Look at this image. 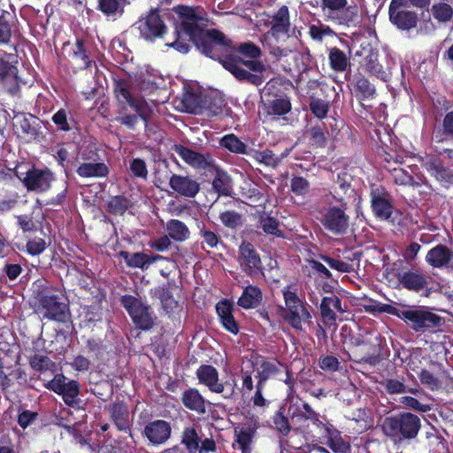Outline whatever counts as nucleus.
Here are the masks:
<instances>
[{"label": "nucleus", "instance_id": "51", "mask_svg": "<svg viewBox=\"0 0 453 453\" xmlns=\"http://www.w3.org/2000/svg\"><path fill=\"white\" fill-rule=\"evenodd\" d=\"M199 234L203 237V242L209 248H216L219 242V237L214 232L205 228L204 224L198 225Z\"/></svg>", "mask_w": 453, "mask_h": 453}, {"label": "nucleus", "instance_id": "48", "mask_svg": "<svg viewBox=\"0 0 453 453\" xmlns=\"http://www.w3.org/2000/svg\"><path fill=\"white\" fill-rule=\"evenodd\" d=\"M365 68L372 74L383 80L386 76L381 65L378 63L377 56L370 54L365 59Z\"/></svg>", "mask_w": 453, "mask_h": 453}, {"label": "nucleus", "instance_id": "36", "mask_svg": "<svg viewBox=\"0 0 453 453\" xmlns=\"http://www.w3.org/2000/svg\"><path fill=\"white\" fill-rule=\"evenodd\" d=\"M288 152L282 153L280 156H276L272 150H265L263 151H257L255 158L259 162L270 167H276L281 160L288 156Z\"/></svg>", "mask_w": 453, "mask_h": 453}, {"label": "nucleus", "instance_id": "1", "mask_svg": "<svg viewBox=\"0 0 453 453\" xmlns=\"http://www.w3.org/2000/svg\"><path fill=\"white\" fill-rule=\"evenodd\" d=\"M177 15L175 34L176 39L167 42V47H172L180 53H187L189 50V44L183 38L182 34L188 37L198 48L202 49L206 56L219 59L222 65L228 70L238 81H247L252 85L259 86L265 80V73L266 67L259 60L238 61L229 58L221 59L219 52L226 48L228 43L223 33L206 27L209 19L204 10L200 7L178 5L173 7Z\"/></svg>", "mask_w": 453, "mask_h": 453}, {"label": "nucleus", "instance_id": "31", "mask_svg": "<svg viewBox=\"0 0 453 453\" xmlns=\"http://www.w3.org/2000/svg\"><path fill=\"white\" fill-rule=\"evenodd\" d=\"M110 413L111 419L119 430L126 431L129 427V412L127 408L122 403H114Z\"/></svg>", "mask_w": 453, "mask_h": 453}, {"label": "nucleus", "instance_id": "37", "mask_svg": "<svg viewBox=\"0 0 453 453\" xmlns=\"http://www.w3.org/2000/svg\"><path fill=\"white\" fill-rule=\"evenodd\" d=\"M73 61L74 64L78 65L79 68L87 69L90 66L91 60L87 54V51L84 48L83 42L81 40H77L73 53Z\"/></svg>", "mask_w": 453, "mask_h": 453}, {"label": "nucleus", "instance_id": "26", "mask_svg": "<svg viewBox=\"0 0 453 453\" xmlns=\"http://www.w3.org/2000/svg\"><path fill=\"white\" fill-rule=\"evenodd\" d=\"M263 299V294L258 287L250 285L246 287L237 301V304L243 309H254L257 307Z\"/></svg>", "mask_w": 453, "mask_h": 453}, {"label": "nucleus", "instance_id": "54", "mask_svg": "<svg viewBox=\"0 0 453 453\" xmlns=\"http://www.w3.org/2000/svg\"><path fill=\"white\" fill-rule=\"evenodd\" d=\"M356 87L363 97H371L375 94V87L363 76L357 78Z\"/></svg>", "mask_w": 453, "mask_h": 453}, {"label": "nucleus", "instance_id": "4", "mask_svg": "<svg viewBox=\"0 0 453 453\" xmlns=\"http://www.w3.org/2000/svg\"><path fill=\"white\" fill-rule=\"evenodd\" d=\"M120 303L137 327L142 330H149L153 326L155 317L152 309L142 299L126 295L121 297Z\"/></svg>", "mask_w": 453, "mask_h": 453}, {"label": "nucleus", "instance_id": "33", "mask_svg": "<svg viewBox=\"0 0 453 453\" xmlns=\"http://www.w3.org/2000/svg\"><path fill=\"white\" fill-rule=\"evenodd\" d=\"M175 108L180 111L196 113L200 108L199 98L194 93H185L174 101Z\"/></svg>", "mask_w": 453, "mask_h": 453}, {"label": "nucleus", "instance_id": "42", "mask_svg": "<svg viewBox=\"0 0 453 453\" xmlns=\"http://www.w3.org/2000/svg\"><path fill=\"white\" fill-rule=\"evenodd\" d=\"M326 445L335 453H347L349 450V443L337 432L329 434Z\"/></svg>", "mask_w": 453, "mask_h": 453}, {"label": "nucleus", "instance_id": "40", "mask_svg": "<svg viewBox=\"0 0 453 453\" xmlns=\"http://www.w3.org/2000/svg\"><path fill=\"white\" fill-rule=\"evenodd\" d=\"M181 441L189 452L196 451L199 449L200 438L196 429L193 427L184 429Z\"/></svg>", "mask_w": 453, "mask_h": 453}, {"label": "nucleus", "instance_id": "61", "mask_svg": "<svg viewBox=\"0 0 453 453\" xmlns=\"http://www.w3.org/2000/svg\"><path fill=\"white\" fill-rule=\"evenodd\" d=\"M239 51L242 54H243L247 57H250L251 58H257L261 57V55H262V51H261L260 48L252 42H245V43L240 44Z\"/></svg>", "mask_w": 453, "mask_h": 453}, {"label": "nucleus", "instance_id": "24", "mask_svg": "<svg viewBox=\"0 0 453 453\" xmlns=\"http://www.w3.org/2000/svg\"><path fill=\"white\" fill-rule=\"evenodd\" d=\"M220 323L229 332L238 333V325L233 316V305L228 301L219 302L216 306Z\"/></svg>", "mask_w": 453, "mask_h": 453}, {"label": "nucleus", "instance_id": "44", "mask_svg": "<svg viewBox=\"0 0 453 453\" xmlns=\"http://www.w3.org/2000/svg\"><path fill=\"white\" fill-rule=\"evenodd\" d=\"M432 12L434 19L440 22H448L453 16V9L444 3L433 5Z\"/></svg>", "mask_w": 453, "mask_h": 453}, {"label": "nucleus", "instance_id": "11", "mask_svg": "<svg viewBox=\"0 0 453 453\" xmlns=\"http://www.w3.org/2000/svg\"><path fill=\"white\" fill-rule=\"evenodd\" d=\"M321 224L326 230L335 235L345 234L349 227V217L344 209L332 206L323 214Z\"/></svg>", "mask_w": 453, "mask_h": 453}, {"label": "nucleus", "instance_id": "34", "mask_svg": "<svg viewBox=\"0 0 453 453\" xmlns=\"http://www.w3.org/2000/svg\"><path fill=\"white\" fill-rule=\"evenodd\" d=\"M328 58L331 68L336 72H344L349 65L346 54L336 47L330 50Z\"/></svg>", "mask_w": 453, "mask_h": 453}, {"label": "nucleus", "instance_id": "28", "mask_svg": "<svg viewBox=\"0 0 453 453\" xmlns=\"http://www.w3.org/2000/svg\"><path fill=\"white\" fill-rule=\"evenodd\" d=\"M77 173L82 178H101L109 173V169L104 163L89 162L81 164Z\"/></svg>", "mask_w": 453, "mask_h": 453}, {"label": "nucleus", "instance_id": "57", "mask_svg": "<svg viewBox=\"0 0 453 453\" xmlns=\"http://www.w3.org/2000/svg\"><path fill=\"white\" fill-rule=\"evenodd\" d=\"M260 226L266 234L279 235V223L272 217H261Z\"/></svg>", "mask_w": 453, "mask_h": 453}, {"label": "nucleus", "instance_id": "43", "mask_svg": "<svg viewBox=\"0 0 453 453\" xmlns=\"http://www.w3.org/2000/svg\"><path fill=\"white\" fill-rule=\"evenodd\" d=\"M221 223L228 228H236L242 225V217L234 211H226L219 214Z\"/></svg>", "mask_w": 453, "mask_h": 453}, {"label": "nucleus", "instance_id": "15", "mask_svg": "<svg viewBox=\"0 0 453 453\" xmlns=\"http://www.w3.org/2000/svg\"><path fill=\"white\" fill-rule=\"evenodd\" d=\"M169 186L177 194L185 197H195L200 190L196 180L188 175L173 174L169 179Z\"/></svg>", "mask_w": 453, "mask_h": 453}, {"label": "nucleus", "instance_id": "6", "mask_svg": "<svg viewBox=\"0 0 453 453\" xmlns=\"http://www.w3.org/2000/svg\"><path fill=\"white\" fill-rule=\"evenodd\" d=\"M321 8L328 19L340 25H348L357 19V8L348 6L347 0H321Z\"/></svg>", "mask_w": 453, "mask_h": 453}, {"label": "nucleus", "instance_id": "12", "mask_svg": "<svg viewBox=\"0 0 453 453\" xmlns=\"http://www.w3.org/2000/svg\"><path fill=\"white\" fill-rule=\"evenodd\" d=\"M238 262L241 269L250 277L262 273V262L254 246L250 242H242L238 250Z\"/></svg>", "mask_w": 453, "mask_h": 453}, {"label": "nucleus", "instance_id": "32", "mask_svg": "<svg viewBox=\"0 0 453 453\" xmlns=\"http://www.w3.org/2000/svg\"><path fill=\"white\" fill-rule=\"evenodd\" d=\"M129 0H97V8L108 17L120 16Z\"/></svg>", "mask_w": 453, "mask_h": 453}, {"label": "nucleus", "instance_id": "30", "mask_svg": "<svg viewBox=\"0 0 453 453\" xmlns=\"http://www.w3.org/2000/svg\"><path fill=\"white\" fill-rule=\"evenodd\" d=\"M169 236L175 242H184L189 238L190 231L187 225L179 219H170L165 225Z\"/></svg>", "mask_w": 453, "mask_h": 453}, {"label": "nucleus", "instance_id": "52", "mask_svg": "<svg viewBox=\"0 0 453 453\" xmlns=\"http://www.w3.org/2000/svg\"><path fill=\"white\" fill-rule=\"evenodd\" d=\"M130 170L134 177L146 180L148 178V169L146 163L141 158H134L130 163Z\"/></svg>", "mask_w": 453, "mask_h": 453}, {"label": "nucleus", "instance_id": "45", "mask_svg": "<svg viewBox=\"0 0 453 453\" xmlns=\"http://www.w3.org/2000/svg\"><path fill=\"white\" fill-rule=\"evenodd\" d=\"M130 201L124 196H114L108 203L110 212L122 215L130 206Z\"/></svg>", "mask_w": 453, "mask_h": 453}, {"label": "nucleus", "instance_id": "62", "mask_svg": "<svg viewBox=\"0 0 453 453\" xmlns=\"http://www.w3.org/2000/svg\"><path fill=\"white\" fill-rule=\"evenodd\" d=\"M401 403L405 404L407 407L420 412H427L431 410L428 404H423L419 403L416 398L411 396L402 397Z\"/></svg>", "mask_w": 453, "mask_h": 453}, {"label": "nucleus", "instance_id": "25", "mask_svg": "<svg viewBox=\"0 0 453 453\" xmlns=\"http://www.w3.org/2000/svg\"><path fill=\"white\" fill-rule=\"evenodd\" d=\"M389 19L397 28L410 30L418 24V15L415 12L400 10L389 14Z\"/></svg>", "mask_w": 453, "mask_h": 453}, {"label": "nucleus", "instance_id": "13", "mask_svg": "<svg viewBox=\"0 0 453 453\" xmlns=\"http://www.w3.org/2000/svg\"><path fill=\"white\" fill-rule=\"evenodd\" d=\"M18 174L28 191L44 192L48 190L54 180L53 173L49 169L31 168L24 176Z\"/></svg>", "mask_w": 453, "mask_h": 453}, {"label": "nucleus", "instance_id": "17", "mask_svg": "<svg viewBox=\"0 0 453 453\" xmlns=\"http://www.w3.org/2000/svg\"><path fill=\"white\" fill-rule=\"evenodd\" d=\"M173 150L187 164L195 168L206 169L212 165V158L210 156L200 154L180 144L174 145Z\"/></svg>", "mask_w": 453, "mask_h": 453}, {"label": "nucleus", "instance_id": "23", "mask_svg": "<svg viewBox=\"0 0 453 453\" xmlns=\"http://www.w3.org/2000/svg\"><path fill=\"white\" fill-rule=\"evenodd\" d=\"M16 133L21 136L34 137L36 134L35 125L37 119L31 114L19 113L13 119Z\"/></svg>", "mask_w": 453, "mask_h": 453}, {"label": "nucleus", "instance_id": "20", "mask_svg": "<svg viewBox=\"0 0 453 453\" xmlns=\"http://www.w3.org/2000/svg\"><path fill=\"white\" fill-rule=\"evenodd\" d=\"M397 279L402 286L411 291L418 292L428 285L427 277L418 271H406L398 273Z\"/></svg>", "mask_w": 453, "mask_h": 453}, {"label": "nucleus", "instance_id": "38", "mask_svg": "<svg viewBox=\"0 0 453 453\" xmlns=\"http://www.w3.org/2000/svg\"><path fill=\"white\" fill-rule=\"evenodd\" d=\"M278 371L279 369L276 364L268 361H264L257 369V384L265 386L266 380H269L274 374H276Z\"/></svg>", "mask_w": 453, "mask_h": 453}, {"label": "nucleus", "instance_id": "7", "mask_svg": "<svg viewBox=\"0 0 453 453\" xmlns=\"http://www.w3.org/2000/svg\"><path fill=\"white\" fill-rule=\"evenodd\" d=\"M115 93L119 103L129 104L142 119L148 121L153 113L152 107L142 97L134 96L127 81H118L115 85Z\"/></svg>", "mask_w": 453, "mask_h": 453}, {"label": "nucleus", "instance_id": "56", "mask_svg": "<svg viewBox=\"0 0 453 453\" xmlns=\"http://www.w3.org/2000/svg\"><path fill=\"white\" fill-rule=\"evenodd\" d=\"M273 424L277 431L283 435H287L291 430L288 419L280 411L275 413Z\"/></svg>", "mask_w": 453, "mask_h": 453}, {"label": "nucleus", "instance_id": "55", "mask_svg": "<svg viewBox=\"0 0 453 453\" xmlns=\"http://www.w3.org/2000/svg\"><path fill=\"white\" fill-rule=\"evenodd\" d=\"M394 181L398 185H413L412 176L404 169L395 168L392 172Z\"/></svg>", "mask_w": 453, "mask_h": 453}, {"label": "nucleus", "instance_id": "19", "mask_svg": "<svg viewBox=\"0 0 453 453\" xmlns=\"http://www.w3.org/2000/svg\"><path fill=\"white\" fill-rule=\"evenodd\" d=\"M199 382L205 385L211 392L223 393L225 384L219 382V372L212 365H203L196 371Z\"/></svg>", "mask_w": 453, "mask_h": 453}, {"label": "nucleus", "instance_id": "9", "mask_svg": "<svg viewBox=\"0 0 453 453\" xmlns=\"http://www.w3.org/2000/svg\"><path fill=\"white\" fill-rule=\"evenodd\" d=\"M46 388L61 395L65 404L74 407L79 403L80 386L76 380H68L63 374H57L46 384Z\"/></svg>", "mask_w": 453, "mask_h": 453}, {"label": "nucleus", "instance_id": "39", "mask_svg": "<svg viewBox=\"0 0 453 453\" xmlns=\"http://www.w3.org/2000/svg\"><path fill=\"white\" fill-rule=\"evenodd\" d=\"M220 145L234 153L246 154V145L234 134L225 135L220 140Z\"/></svg>", "mask_w": 453, "mask_h": 453}, {"label": "nucleus", "instance_id": "35", "mask_svg": "<svg viewBox=\"0 0 453 453\" xmlns=\"http://www.w3.org/2000/svg\"><path fill=\"white\" fill-rule=\"evenodd\" d=\"M231 178L222 171H218L212 180V188L222 196H229L231 192Z\"/></svg>", "mask_w": 453, "mask_h": 453}, {"label": "nucleus", "instance_id": "5", "mask_svg": "<svg viewBox=\"0 0 453 453\" xmlns=\"http://www.w3.org/2000/svg\"><path fill=\"white\" fill-rule=\"evenodd\" d=\"M282 294L288 309L284 319L296 330H302L303 322L311 319V313L289 286L284 288Z\"/></svg>", "mask_w": 453, "mask_h": 453}, {"label": "nucleus", "instance_id": "18", "mask_svg": "<svg viewBox=\"0 0 453 453\" xmlns=\"http://www.w3.org/2000/svg\"><path fill=\"white\" fill-rule=\"evenodd\" d=\"M171 426L165 420L150 422L144 428V435L153 444L165 442L171 435Z\"/></svg>", "mask_w": 453, "mask_h": 453}, {"label": "nucleus", "instance_id": "50", "mask_svg": "<svg viewBox=\"0 0 453 453\" xmlns=\"http://www.w3.org/2000/svg\"><path fill=\"white\" fill-rule=\"evenodd\" d=\"M3 52L0 50V79L4 81L8 78L16 81V67L5 61L3 58Z\"/></svg>", "mask_w": 453, "mask_h": 453}, {"label": "nucleus", "instance_id": "47", "mask_svg": "<svg viewBox=\"0 0 453 453\" xmlns=\"http://www.w3.org/2000/svg\"><path fill=\"white\" fill-rule=\"evenodd\" d=\"M329 300L326 297H324L322 299L321 304H320V312L321 316L323 318L324 323L328 326H334L336 322V316L334 311L333 306L329 305Z\"/></svg>", "mask_w": 453, "mask_h": 453}, {"label": "nucleus", "instance_id": "8", "mask_svg": "<svg viewBox=\"0 0 453 453\" xmlns=\"http://www.w3.org/2000/svg\"><path fill=\"white\" fill-rule=\"evenodd\" d=\"M141 36L152 41L162 37L166 32V26L157 9H151L136 22Z\"/></svg>", "mask_w": 453, "mask_h": 453}, {"label": "nucleus", "instance_id": "58", "mask_svg": "<svg viewBox=\"0 0 453 453\" xmlns=\"http://www.w3.org/2000/svg\"><path fill=\"white\" fill-rule=\"evenodd\" d=\"M309 34L313 40L321 42L326 35H332L334 31L329 27L311 25L309 27Z\"/></svg>", "mask_w": 453, "mask_h": 453}, {"label": "nucleus", "instance_id": "2", "mask_svg": "<svg viewBox=\"0 0 453 453\" xmlns=\"http://www.w3.org/2000/svg\"><path fill=\"white\" fill-rule=\"evenodd\" d=\"M420 426L419 418L410 412L387 417L381 424L383 434L395 441L415 438Z\"/></svg>", "mask_w": 453, "mask_h": 453}, {"label": "nucleus", "instance_id": "49", "mask_svg": "<svg viewBox=\"0 0 453 453\" xmlns=\"http://www.w3.org/2000/svg\"><path fill=\"white\" fill-rule=\"evenodd\" d=\"M310 109L316 117L323 119L329 111V105L322 99L313 98L310 103Z\"/></svg>", "mask_w": 453, "mask_h": 453}, {"label": "nucleus", "instance_id": "10", "mask_svg": "<svg viewBox=\"0 0 453 453\" xmlns=\"http://www.w3.org/2000/svg\"><path fill=\"white\" fill-rule=\"evenodd\" d=\"M37 313L43 319L64 322L66 319V305L57 295L43 294L39 299Z\"/></svg>", "mask_w": 453, "mask_h": 453}, {"label": "nucleus", "instance_id": "53", "mask_svg": "<svg viewBox=\"0 0 453 453\" xmlns=\"http://www.w3.org/2000/svg\"><path fill=\"white\" fill-rule=\"evenodd\" d=\"M309 181L299 176H295L291 180V190L298 196H303L309 191Z\"/></svg>", "mask_w": 453, "mask_h": 453}, {"label": "nucleus", "instance_id": "63", "mask_svg": "<svg viewBox=\"0 0 453 453\" xmlns=\"http://www.w3.org/2000/svg\"><path fill=\"white\" fill-rule=\"evenodd\" d=\"M46 249V242L42 238H35L27 243V250L35 256L41 254Z\"/></svg>", "mask_w": 453, "mask_h": 453}, {"label": "nucleus", "instance_id": "16", "mask_svg": "<svg viewBox=\"0 0 453 453\" xmlns=\"http://www.w3.org/2000/svg\"><path fill=\"white\" fill-rule=\"evenodd\" d=\"M372 195V208L375 216L395 225L398 218V211L394 210L389 201L383 196L375 195L373 192Z\"/></svg>", "mask_w": 453, "mask_h": 453}, {"label": "nucleus", "instance_id": "64", "mask_svg": "<svg viewBox=\"0 0 453 453\" xmlns=\"http://www.w3.org/2000/svg\"><path fill=\"white\" fill-rule=\"evenodd\" d=\"M340 363L335 357L326 356L320 358L319 366L326 372H335L339 369Z\"/></svg>", "mask_w": 453, "mask_h": 453}, {"label": "nucleus", "instance_id": "21", "mask_svg": "<svg viewBox=\"0 0 453 453\" xmlns=\"http://www.w3.org/2000/svg\"><path fill=\"white\" fill-rule=\"evenodd\" d=\"M427 172L436 179L441 185L449 187L453 185V172L445 166L438 159H433L426 163Z\"/></svg>", "mask_w": 453, "mask_h": 453}, {"label": "nucleus", "instance_id": "29", "mask_svg": "<svg viewBox=\"0 0 453 453\" xmlns=\"http://www.w3.org/2000/svg\"><path fill=\"white\" fill-rule=\"evenodd\" d=\"M182 403L189 410L204 413L205 401L196 389H188L182 394Z\"/></svg>", "mask_w": 453, "mask_h": 453}, {"label": "nucleus", "instance_id": "14", "mask_svg": "<svg viewBox=\"0 0 453 453\" xmlns=\"http://www.w3.org/2000/svg\"><path fill=\"white\" fill-rule=\"evenodd\" d=\"M271 28L263 36L273 38L277 42L280 36H288L290 28L289 11L286 5L281 6L271 18Z\"/></svg>", "mask_w": 453, "mask_h": 453}, {"label": "nucleus", "instance_id": "46", "mask_svg": "<svg viewBox=\"0 0 453 453\" xmlns=\"http://www.w3.org/2000/svg\"><path fill=\"white\" fill-rule=\"evenodd\" d=\"M291 110V104L286 98H277L273 100L268 107V112L275 115H284Z\"/></svg>", "mask_w": 453, "mask_h": 453}, {"label": "nucleus", "instance_id": "22", "mask_svg": "<svg viewBox=\"0 0 453 453\" xmlns=\"http://www.w3.org/2000/svg\"><path fill=\"white\" fill-rule=\"evenodd\" d=\"M453 258L452 251L444 245H437L431 249L426 257V261L433 267L449 266Z\"/></svg>", "mask_w": 453, "mask_h": 453}, {"label": "nucleus", "instance_id": "59", "mask_svg": "<svg viewBox=\"0 0 453 453\" xmlns=\"http://www.w3.org/2000/svg\"><path fill=\"white\" fill-rule=\"evenodd\" d=\"M273 40H274V39L273 38L265 39V37H264V36L262 38V43H263L264 47H265L269 50L270 54L274 56L277 58H280L282 57L288 56L290 50H288L287 49H282L279 46L274 45L272 42Z\"/></svg>", "mask_w": 453, "mask_h": 453}, {"label": "nucleus", "instance_id": "3", "mask_svg": "<svg viewBox=\"0 0 453 453\" xmlns=\"http://www.w3.org/2000/svg\"><path fill=\"white\" fill-rule=\"evenodd\" d=\"M389 313L398 317L411 325V327L418 332L426 328L437 326L441 324V318L425 307L408 310L391 308Z\"/></svg>", "mask_w": 453, "mask_h": 453}, {"label": "nucleus", "instance_id": "27", "mask_svg": "<svg viewBox=\"0 0 453 453\" xmlns=\"http://www.w3.org/2000/svg\"><path fill=\"white\" fill-rule=\"evenodd\" d=\"M120 255L125 258L127 265L130 267L147 269L148 266L161 259H165L162 256H148L144 253H133L129 254L125 251H121Z\"/></svg>", "mask_w": 453, "mask_h": 453}, {"label": "nucleus", "instance_id": "60", "mask_svg": "<svg viewBox=\"0 0 453 453\" xmlns=\"http://www.w3.org/2000/svg\"><path fill=\"white\" fill-rule=\"evenodd\" d=\"M419 379L422 384L426 385L432 390L437 389L440 387L438 378L427 370H422L420 372Z\"/></svg>", "mask_w": 453, "mask_h": 453}, {"label": "nucleus", "instance_id": "41", "mask_svg": "<svg viewBox=\"0 0 453 453\" xmlns=\"http://www.w3.org/2000/svg\"><path fill=\"white\" fill-rule=\"evenodd\" d=\"M255 434V428L250 426H242L234 428L235 441L239 446L250 445Z\"/></svg>", "mask_w": 453, "mask_h": 453}]
</instances>
